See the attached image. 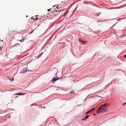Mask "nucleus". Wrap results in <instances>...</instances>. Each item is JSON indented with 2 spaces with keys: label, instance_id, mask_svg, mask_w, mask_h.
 Returning a JSON list of instances; mask_svg holds the SVG:
<instances>
[{
  "label": "nucleus",
  "instance_id": "f257e3e1",
  "mask_svg": "<svg viewBox=\"0 0 126 126\" xmlns=\"http://www.w3.org/2000/svg\"><path fill=\"white\" fill-rule=\"evenodd\" d=\"M107 107H100L97 110V112L98 113H101L107 111Z\"/></svg>",
  "mask_w": 126,
  "mask_h": 126
},
{
  "label": "nucleus",
  "instance_id": "f03ea898",
  "mask_svg": "<svg viewBox=\"0 0 126 126\" xmlns=\"http://www.w3.org/2000/svg\"><path fill=\"white\" fill-rule=\"evenodd\" d=\"M60 79L59 78H56L55 77H54L51 80V81L53 82H54L55 81L59 79Z\"/></svg>",
  "mask_w": 126,
  "mask_h": 126
},
{
  "label": "nucleus",
  "instance_id": "7ed1b4c3",
  "mask_svg": "<svg viewBox=\"0 0 126 126\" xmlns=\"http://www.w3.org/2000/svg\"><path fill=\"white\" fill-rule=\"evenodd\" d=\"M107 103H105L104 104L102 105L101 106V108L102 107H106V106H107Z\"/></svg>",
  "mask_w": 126,
  "mask_h": 126
},
{
  "label": "nucleus",
  "instance_id": "20e7f679",
  "mask_svg": "<svg viewBox=\"0 0 126 126\" xmlns=\"http://www.w3.org/2000/svg\"><path fill=\"white\" fill-rule=\"evenodd\" d=\"M25 94V93H17L15 94H14V95H21L24 94Z\"/></svg>",
  "mask_w": 126,
  "mask_h": 126
},
{
  "label": "nucleus",
  "instance_id": "39448f33",
  "mask_svg": "<svg viewBox=\"0 0 126 126\" xmlns=\"http://www.w3.org/2000/svg\"><path fill=\"white\" fill-rule=\"evenodd\" d=\"M89 116L86 115V116L84 119H82V120H85L86 119H87L89 117Z\"/></svg>",
  "mask_w": 126,
  "mask_h": 126
},
{
  "label": "nucleus",
  "instance_id": "423d86ee",
  "mask_svg": "<svg viewBox=\"0 0 126 126\" xmlns=\"http://www.w3.org/2000/svg\"><path fill=\"white\" fill-rule=\"evenodd\" d=\"M100 14V13H97L94 15H95L96 16H99V15Z\"/></svg>",
  "mask_w": 126,
  "mask_h": 126
},
{
  "label": "nucleus",
  "instance_id": "0eeeda50",
  "mask_svg": "<svg viewBox=\"0 0 126 126\" xmlns=\"http://www.w3.org/2000/svg\"><path fill=\"white\" fill-rule=\"evenodd\" d=\"M81 43H83L84 44H86V42L85 41H82L81 42Z\"/></svg>",
  "mask_w": 126,
  "mask_h": 126
},
{
  "label": "nucleus",
  "instance_id": "6e6552de",
  "mask_svg": "<svg viewBox=\"0 0 126 126\" xmlns=\"http://www.w3.org/2000/svg\"><path fill=\"white\" fill-rule=\"evenodd\" d=\"M67 12L64 15V16L65 17H66L67 16Z\"/></svg>",
  "mask_w": 126,
  "mask_h": 126
},
{
  "label": "nucleus",
  "instance_id": "1a4fd4ad",
  "mask_svg": "<svg viewBox=\"0 0 126 126\" xmlns=\"http://www.w3.org/2000/svg\"><path fill=\"white\" fill-rule=\"evenodd\" d=\"M94 109H95L94 108H93L92 109H91L90 110L91 111H93V110H94Z\"/></svg>",
  "mask_w": 126,
  "mask_h": 126
},
{
  "label": "nucleus",
  "instance_id": "9d476101",
  "mask_svg": "<svg viewBox=\"0 0 126 126\" xmlns=\"http://www.w3.org/2000/svg\"><path fill=\"white\" fill-rule=\"evenodd\" d=\"M90 112V110H89V111H88V112H87L86 113V114H87L88 113H89Z\"/></svg>",
  "mask_w": 126,
  "mask_h": 126
},
{
  "label": "nucleus",
  "instance_id": "9b49d317",
  "mask_svg": "<svg viewBox=\"0 0 126 126\" xmlns=\"http://www.w3.org/2000/svg\"><path fill=\"white\" fill-rule=\"evenodd\" d=\"M79 41L80 42H81L82 41H81V39H79Z\"/></svg>",
  "mask_w": 126,
  "mask_h": 126
},
{
  "label": "nucleus",
  "instance_id": "f8f14e48",
  "mask_svg": "<svg viewBox=\"0 0 126 126\" xmlns=\"http://www.w3.org/2000/svg\"><path fill=\"white\" fill-rule=\"evenodd\" d=\"M10 80L11 81H12L14 80L13 78H12V79H10Z\"/></svg>",
  "mask_w": 126,
  "mask_h": 126
},
{
  "label": "nucleus",
  "instance_id": "ddd939ff",
  "mask_svg": "<svg viewBox=\"0 0 126 126\" xmlns=\"http://www.w3.org/2000/svg\"><path fill=\"white\" fill-rule=\"evenodd\" d=\"M110 105V104L109 103H108V104H107V106H109V105Z\"/></svg>",
  "mask_w": 126,
  "mask_h": 126
},
{
  "label": "nucleus",
  "instance_id": "4468645a",
  "mask_svg": "<svg viewBox=\"0 0 126 126\" xmlns=\"http://www.w3.org/2000/svg\"><path fill=\"white\" fill-rule=\"evenodd\" d=\"M34 30H33V31H31V32L30 33H30H32L33 32V31H34Z\"/></svg>",
  "mask_w": 126,
  "mask_h": 126
},
{
  "label": "nucleus",
  "instance_id": "2eb2a0df",
  "mask_svg": "<svg viewBox=\"0 0 126 126\" xmlns=\"http://www.w3.org/2000/svg\"><path fill=\"white\" fill-rule=\"evenodd\" d=\"M125 105V103H124L123 104V106H124Z\"/></svg>",
  "mask_w": 126,
  "mask_h": 126
},
{
  "label": "nucleus",
  "instance_id": "dca6fc26",
  "mask_svg": "<svg viewBox=\"0 0 126 126\" xmlns=\"http://www.w3.org/2000/svg\"><path fill=\"white\" fill-rule=\"evenodd\" d=\"M59 6H57L56 7V8H59Z\"/></svg>",
  "mask_w": 126,
  "mask_h": 126
},
{
  "label": "nucleus",
  "instance_id": "f3484780",
  "mask_svg": "<svg viewBox=\"0 0 126 126\" xmlns=\"http://www.w3.org/2000/svg\"><path fill=\"white\" fill-rule=\"evenodd\" d=\"M124 57L126 58V55H125L124 56Z\"/></svg>",
  "mask_w": 126,
  "mask_h": 126
},
{
  "label": "nucleus",
  "instance_id": "a211bd4d",
  "mask_svg": "<svg viewBox=\"0 0 126 126\" xmlns=\"http://www.w3.org/2000/svg\"><path fill=\"white\" fill-rule=\"evenodd\" d=\"M38 19V18L36 17V19H35V20H37Z\"/></svg>",
  "mask_w": 126,
  "mask_h": 126
},
{
  "label": "nucleus",
  "instance_id": "6ab92c4d",
  "mask_svg": "<svg viewBox=\"0 0 126 126\" xmlns=\"http://www.w3.org/2000/svg\"><path fill=\"white\" fill-rule=\"evenodd\" d=\"M56 12H57V11H58H58L61 12L62 11H61V10H60V11H57L56 10Z\"/></svg>",
  "mask_w": 126,
  "mask_h": 126
},
{
  "label": "nucleus",
  "instance_id": "aec40b11",
  "mask_svg": "<svg viewBox=\"0 0 126 126\" xmlns=\"http://www.w3.org/2000/svg\"><path fill=\"white\" fill-rule=\"evenodd\" d=\"M50 9H48L47 10V11H50Z\"/></svg>",
  "mask_w": 126,
  "mask_h": 126
},
{
  "label": "nucleus",
  "instance_id": "412c9836",
  "mask_svg": "<svg viewBox=\"0 0 126 126\" xmlns=\"http://www.w3.org/2000/svg\"><path fill=\"white\" fill-rule=\"evenodd\" d=\"M73 93V92H72L71 91L70 92V93Z\"/></svg>",
  "mask_w": 126,
  "mask_h": 126
},
{
  "label": "nucleus",
  "instance_id": "4be33fe9",
  "mask_svg": "<svg viewBox=\"0 0 126 126\" xmlns=\"http://www.w3.org/2000/svg\"><path fill=\"white\" fill-rule=\"evenodd\" d=\"M55 6H53V7H54Z\"/></svg>",
  "mask_w": 126,
  "mask_h": 126
},
{
  "label": "nucleus",
  "instance_id": "5701e85b",
  "mask_svg": "<svg viewBox=\"0 0 126 126\" xmlns=\"http://www.w3.org/2000/svg\"><path fill=\"white\" fill-rule=\"evenodd\" d=\"M56 7L55 8V9H56Z\"/></svg>",
  "mask_w": 126,
  "mask_h": 126
},
{
  "label": "nucleus",
  "instance_id": "b1692460",
  "mask_svg": "<svg viewBox=\"0 0 126 126\" xmlns=\"http://www.w3.org/2000/svg\"><path fill=\"white\" fill-rule=\"evenodd\" d=\"M1 41L3 42V40H2Z\"/></svg>",
  "mask_w": 126,
  "mask_h": 126
},
{
  "label": "nucleus",
  "instance_id": "393cba45",
  "mask_svg": "<svg viewBox=\"0 0 126 126\" xmlns=\"http://www.w3.org/2000/svg\"><path fill=\"white\" fill-rule=\"evenodd\" d=\"M28 16H26V17H27Z\"/></svg>",
  "mask_w": 126,
  "mask_h": 126
},
{
  "label": "nucleus",
  "instance_id": "a878e982",
  "mask_svg": "<svg viewBox=\"0 0 126 126\" xmlns=\"http://www.w3.org/2000/svg\"><path fill=\"white\" fill-rule=\"evenodd\" d=\"M125 104H126V103H125Z\"/></svg>",
  "mask_w": 126,
  "mask_h": 126
},
{
  "label": "nucleus",
  "instance_id": "bb28decb",
  "mask_svg": "<svg viewBox=\"0 0 126 126\" xmlns=\"http://www.w3.org/2000/svg\"><path fill=\"white\" fill-rule=\"evenodd\" d=\"M20 41H21V40H20Z\"/></svg>",
  "mask_w": 126,
  "mask_h": 126
}]
</instances>
